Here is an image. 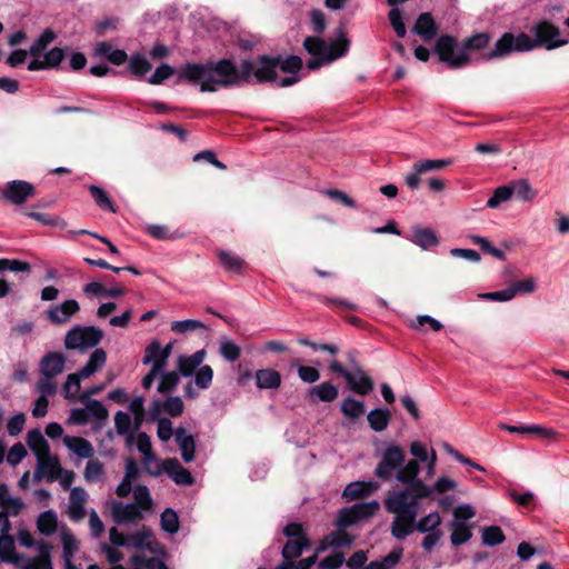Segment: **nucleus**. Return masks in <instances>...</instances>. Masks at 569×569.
<instances>
[{
	"instance_id": "f257e3e1",
	"label": "nucleus",
	"mask_w": 569,
	"mask_h": 569,
	"mask_svg": "<svg viewBox=\"0 0 569 569\" xmlns=\"http://www.w3.org/2000/svg\"><path fill=\"white\" fill-rule=\"evenodd\" d=\"M253 71V63L243 60L238 69L229 59L209 63H186L179 71L177 81L200 84L202 92H214L219 87H231L246 82Z\"/></svg>"
},
{
	"instance_id": "f03ea898",
	"label": "nucleus",
	"mask_w": 569,
	"mask_h": 569,
	"mask_svg": "<svg viewBox=\"0 0 569 569\" xmlns=\"http://www.w3.org/2000/svg\"><path fill=\"white\" fill-rule=\"evenodd\" d=\"M302 60L298 56H261L251 76L258 83L277 82L278 87H290L299 81Z\"/></svg>"
},
{
	"instance_id": "7ed1b4c3",
	"label": "nucleus",
	"mask_w": 569,
	"mask_h": 569,
	"mask_svg": "<svg viewBox=\"0 0 569 569\" xmlns=\"http://www.w3.org/2000/svg\"><path fill=\"white\" fill-rule=\"evenodd\" d=\"M406 491H396L385 500L388 512L395 515L391 533L398 540H403L415 529L416 518L420 509V501L408 500Z\"/></svg>"
},
{
	"instance_id": "20e7f679",
	"label": "nucleus",
	"mask_w": 569,
	"mask_h": 569,
	"mask_svg": "<svg viewBox=\"0 0 569 569\" xmlns=\"http://www.w3.org/2000/svg\"><path fill=\"white\" fill-rule=\"evenodd\" d=\"M51 552L52 545L41 540L38 543V556L30 558L16 552L13 536H0V561L11 563L17 569H53Z\"/></svg>"
},
{
	"instance_id": "39448f33",
	"label": "nucleus",
	"mask_w": 569,
	"mask_h": 569,
	"mask_svg": "<svg viewBox=\"0 0 569 569\" xmlns=\"http://www.w3.org/2000/svg\"><path fill=\"white\" fill-rule=\"evenodd\" d=\"M63 445L78 458L88 459L83 470V478L88 483L101 481L104 477V466L94 457L92 443L82 437L64 436Z\"/></svg>"
},
{
	"instance_id": "423d86ee",
	"label": "nucleus",
	"mask_w": 569,
	"mask_h": 569,
	"mask_svg": "<svg viewBox=\"0 0 569 569\" xmlns=\"http://www.w3.org/2000/svg\"><path fill=\"white\" fill-rule=\"evenodd\" d=\"M420 473V466L417 460H409L402 463L396 472V479L408 487L400 491H406L408 500L420 501L425 498L432 496V488L426 485L421 479H418Z\"/></svg>"
},
{
	"instance_id": "0eeeda50",
	"label": "nucleus",
	"mask_w": 569,
	"mask_h": 569,
	"mask_svg": "<svg viewBox=\"0 0 569 569\" xmlns=\"http://www.w3.org/2000/svg\"><path fill=\"white\" fill-rule=\"evenodd\" d=\"M328 368L331 372L342 377L349 389L359 396H368L375 388L373 380L359 362H352L351 370H348L337 359H331Z\"/></svg>"
},
{
	"instance_id": "6e6552de",
	"label": "nucleus",
	"mask_w": 569,
	"mask_h": 569,
	"mask_svg": "<svg viewBox=\"0 0 569 569\" xmlns=\"http://www.w3.org/2000/svg\"><path fill=\"white\" fill-rule=\"evenodd\" d=\"M103 338V331L94 326H74L64 336V347L68 350L86 352L96 348Z\"/></svg>"
},
{
	"instance_id": "1a4fd4ad",
	"label": "nucleus",
	"mask_w": 569,
	"mask_h": 569,
	"mask_svg": "<svg viewBox=\"0 0 569 569\" xmlns=\"http://www.w3.org/2000/svg\"><path fill=\"white\" fill-rule=\"evenodd\" d=\"M535 48L530 37L526 33L513 36L511 32L503 33L495 43V47L483 54L485 60L503 58L512 52L529 51Z\"/></svg>"
},
{
	"instance_id": "9d476101",
	"label": "nucleus",
	"mask_w": 569,
	"mask_h": 569,
	"mask_svg": "<svg viewBox=\"0 0 569 569\" xmlns=\"http://www.w3.org/2000/svg\"><path fill=\"white\" fill-rule=\"evenodd\" d=\"M458 43L455 37L449 34L440 36L435 46V52L439 61L447 64L450 69H460L470 62L469 54L465 50L455 53Z\"/></svg>"
},
{
	"instance_id": "9b49d317",
	"label": "nucleus",
	"mask_w": 569,
	"mask_h": 569,
	"mask_svg": "<svg viewBox=\"0 0 569 569\" xmlns=\"http://www.w3.org/2000/svg\"><path fill=\"white\" fill-rule=\"evenodd\" d=\"M406 452L399 445L391 443L381 453V460L375 469V476L383 481L392 478L393 472L399 470L405 462Z\"/></svg>"
},
{
	"instance_id": "f8f14e48",
	"label": "nucleus",
	"mask_w": 569,
	"mask_h": 569,
	"mask_svg": "<svg viewBox=\"0 0 569 569\" xmlns=\"http://www.w3.org/2000/svg\"><path fill=\"white\" fill-rule=\"evenodd\" d=\"M349 41L346 38L333 41L328 48L325 40L318 37H307L303 47L313 57H325L335 60L342 57L348 50Z\"/></svg>"
},
{
	"instance_id": "ddd939ff",
	"label": "nucleus",
	"mask_w": 569,
	"mask_h": 569,
	"mask_svg": "<svg viewBox=\"0 0 569 569\" xmlns=\"http://www.w3.org/2000/svg\"><path fill=\"white\" fill-rule=\"evenodd\" d=\"M147 472L152 477H159L161 473H167L179 486H191L194 479L191 472L181 466L178 459L167 458L157 466V469L147 467Z\"/></svg>"
},
{
	"instance_id": "4468645a",
	"label": "nucleus",
	"mask_w": 569,
	"mask_h": 569,
	"mask_svg": "<svg viewBox=\"0 0 569 569\" xmlns=\"http://www.w3.org/2000/svg\"><path fill=\"white\" fill-rule=\"evenodd\" d=\"M531 32L535 36V39H531L535 47L543 46L551 50L567 43V40L560 38L559 28L546 20L533 26Z\"/></svg>"
},
{
	"instance_id": "2eb2a0df",
	"label": "nucleus",
	"mask_w": 569,
	"mask_h": 569,
	"mask_svg": "<svg viewBox=\"0 0 569 569\" xmlns=\"http://www.w3.org/2000/svg\"><path fill=\"white\" fill-rule=\"evenodd\" d=\"M36 196V188L32 183L24 180L9 181L1 192V198L12 204L21 206L29 198Z\"/></svg>"
},
{
	"instance_id": "dca6fc26",
	"label": "nucleus",
	"mask_w": 569,
	"mask_h": 569,
	"mask_svg": "<svg viewBox=\"0 0 569 569\" xmlns=\"http://www.w3.org/2000/svg\"><path fill=\"white\" fill-rule=\"evenodd\" d=\"M452 163L451 159H425L413 163L412 172L405 177L406 184L411 189L416 190L420 184V174L438 171Z\"/></svg>"
},
{
	"instance_id": "f3484780",
	"label": "nucleus",
	"mask_w": 569,
	"mask_h": 569,
	"mask_svg": "<svg viewBox=\"0 0 569 569\" xmlns=\"http://www.w3.org/2000/svg\"><path fill=\"white\" fill-rule=\"evenodd\" d=\"M79 310L78 301L68 299L60 305L51 306L47 310V319L53 325L61 326L67 323Z\"/></svg>"
},
{
	"instance_id": "a211bd4d",
	"label": "nucleus",
	"mask_w": 569,
	"mask_h": 569,
	"mask_svg": "<svg viewBox=\"0 0 569 569\" xmlns=\"http://www.w3.org/2000/svg\"><path fill=\"white\" fill-rule=\"evenodd\" d=\"M37 460L38 465L34 472L36 479L44 477L48 482H53L59 479L62 473V467L57 456H51L49 453L48 456H43Z\"/></svg>"
},
{
	"instance_id": "6ab92c4d",
	"label": "nucleus",
	"mask_w": 569,
	"mask_h": 569,
	"mask_svg": "<svg viewBox=\"0 0 569 569\" xmlns=\"http://www.w3.org/2000/svg\"><path fill=\"white\" fill-rule=\"evenodd\" d=\"M499 428L501 430H506L511 433H521V435H533L539 439L552 441L557 438L558 432L552 428H545L539 425H530V426H512L505 422L499 423Z\"/></svg>"
},
{
	"instance_id": "aec40b11",
	"label": "nucleus",
	"mask_w": 569,
	"mask_h": 569,
	"mask_svg": "<svg viewBox=\"0 0 569 569\" xmlns=\"http://www.w3.org/2000/svg\"><path fill=\"white\" fill-rule=\"evenodd\" d=\"M184 409L183 401L180 397H168L164 401L153 400L150 405V416L156 419L162 412L168 413L171 417H179L182 415Z\"/></svg>"
},
{
	"instance_id": "412c9836",
	"label": "nucleus",
	"mask_w": 569,
	"mask_h": 569,
	"mask_svg": "<svg viewBox=\"0 0 569 569\" xmlns=\"http://www.w3.org/2000/svg\"><path fill=\"white\" fill-rule=\"evenodd\" d=\"M66 356L62 352H48L39 363L41 376L56 378L63 372L66 367Z\"/></svg>"
},
{
	"instance_id": "4be33fe9",
	"label": "nucleus",
	"mask_w": 569,
	"mask_h": 569,
	"mask_svg": "<svg viewBox=\"0 0 569 569\" xmlns=\"http://www.w3.org/2000/svg\"><path fill=\"white\" fill-rule=\"evenodd\" d=\"M30 270H31V266L27 261H22L19 259H8V258L0 259V273H2L4 271L29 272ZM10 292H11L10 283L6 279L0 278V299L7 297Z\"/></svg>"
},
{
	"instance_id": "5701e85b",
	"label": "nucleus",
	"mask_w": 569,
	"mask_h": 569,
	"mask_svg": "<svg viewBox=\"0 0 569 569\" xmlns=\"http://www.w3.org/2000/svg\"><path fill=\"white\" fill-rule=\"evenodd\" d=\"M88 500L87 491L81 487H74L70 490V501L68 516L72 521H80L86 516L84 505Z\"/></svg>"
},
{
	"instance_id": "b1692460",
	"label": "nucleus",
	"mask_w": 569,
	"mask_h": 569,
	"mask_svg": "<svg viewBox=\"0 0 569 569\" xmlns=\"http://www.w3.org/2000/svg\"><path fill=\"white\" fill-rule=\"evenodd\" d=\"M113 520L121 523H134L142 519V512L138 505L117 502L112 507Z\"/></svg>"
},
{
	"instance_id": "393cba45",
	"label": "nucleus",
	"mask_w": 569,
	"mask_h": 569,
	"mask_svg": "<svg viewBox=\"0 0 569 569\" xmlns=\"http://www.w3.org/2000/svg\"><path fill=\"white\" fill-rule=\"evenodd\" d=\"M409 240L422 250H429L439 244V238L431 228L415 226Z\"/></svg>"
},
{
	"instance_id": "a878e982",
	"label": "nucleus",
	"mask_w": 569,
	"mask_h": 569,
	"mask_svg": "<svg viewBox=\"0 0 569 569\" xmlns=\"http://www.w3.org/2000/svg\"><path fill=\"white\" fill-rule=\"evenodd\" d=\"M413 32L421 37L426 42L432 40L436 37L438 27L430 12H423L419 14L413 26Z\"/></svg>"
},
{
	"instance_id": "bb28decb",
	"label": "nucleus",
	"mask_w": 569,
	"mask_h": 569,
	"mask_svg": "<svg viewBox=\"0 0 569 569\" xmlns=\"http://www.w3.org/2000/svg\"><path fill=\"white\" fill-rule=\"evenodd\" d=\"M378 489V483L373 481H353L350 482L342 492V498L347 501H353L369 496Z\"/></svg>"
},
{
	"instance_id": "cd10ccee",
	"label": "nucleus",
	"mask_w": 569,
	"mask_h": 569,
	"mask_svg": "<svg viewBox=\"0 0 569 569\" xmlns=\"http://www.w3.org/2000/svg\"><path fill=\"white\" fill-rule=\"evenodd\" d=\"M206 357V350L201 349L191 356H180L178 359V373L183 377H191L198 367H201Z\"/></svg>"
},
{
	"instance_id": "c85d7f7f",
	"label": "nucleus",
	"mask_w": 569,
	"mask_h": 569,
	"mask_svg": "<svg viewBox=\"0 0 569 569\" xmlns=\"http://www.w3.org/2000/svg\"><path fill=\"white\" fill-rule=\"evenodd\" d=\"M176 442L181 451L184 462H191L194 459L196 442L191 435H188L183 428L176 430Z\"/></svg>"
},
{
	"instance_id": "c756f323",
	"label": "nucleus",
	"mask_w": 569,
	"mask_h": 569,
	"mask_svg": "<svg viewBox=\"0 0 569 569\" xmlns=\"http://www.w3.org/2000/svg\"><path fill=\"white\" fill-rule=\"evenodd\" d=\"M338 388L330 381L321 382L320 385L313 386L308 390L309 399H318L322 402H332L338 397Z\"/></svg>"
},
{
	"instance_id": "7c9ffc66",
	"label": "nucleus",
	"mask_w": 569,
	"mask_h": 569,
	"mask_svg": "<svg viewBox=\"0 0 569 569\" xmlns=\"http://www.w3.org/2000/svg\"><path fill=\"white\" fill-rule=\"evenodd\" d=\"M27 445L36 455L37 459L48 456L50 447L39 429H32L27 435Z\"/></svg>"
},
{
	"instance_id": "2f4dec72",
	"label": "nucleus",
	"mask_w": 569,
	"mask_h": 569,
	"mask_svg": "<svg viewBox=\"0 0 569 569\" xmlns=\"http://www.w3.org/2000/svg\"><path fill=\"white\" fill-rule=\"evenodd\" d=\"M254 377L259 389H276L281 385V375L274 369H259Z\"/></svg>"
},
{
	"instance_id": "473e14b6",
	"label": "nucleus",
	"mask_w": 569,
	"mask_h": 569,
	"mask_svg": "<svg viewBox=\"0 0 569 569\" xmlns=\"http://www.w3.org/2000/svg\"><path fill=\"white\" fill-rule=\"evenodd\" d=\"M107 361V352L101 348H96L90 355L86 365L79 369L83 378L91 377L94 372L101 369Z\"/></svg>"
},
{
	"instance_id": "72a5a7b5",
	"label": "nucleus",
	"mask_w": 569,
	"mask_h": 569,
	"mask_svg": "<svg viewBox=\"0 0 569 569\" xmlns=\"http://www.w3.org/2000/svg\"><path fill=\"white\" fill-rule=\"evenodd\" d=\"M367 419L373 431L381 432L388 428L391 413L389 409L376 408L369 411Z\"/></svg>"
},
{
	"instance_id": "f704fd0d",
	"label": "nucleus",
	"mask_w": 569,
	"mask_h": 569,
	"mask_svg": "<svg viewBox=\"0 0 569 569\" xmlns=\"http://www.w3.org/2000/svg\"><path fill=\"white\" fill-rule=\"evenodd\" d=\"M403 549L401 547L395 548L381 560L371 561L369 565L363 566L361 569H392L401 560Z\"/></svg>"
},
{
	"instance_id": "c9c22d12",
	"label": "nucleus",
	"mask_w": 569,
	"mask_h": 569,
	"mask_svg": "<svg viewBox=\"0 0 569 569\" xmlns=\"http://www.w3.org/2000/svg\"><path fill=\"white\" fill-rule=\"evenodd\" d=\"M310 547V541L308 538H300V540L288 539L282 548V557L283 559L293 560L300 557L307 548Z\"/></svg>"
},
{
	"instance_id": "e433bc0d",
	"label": "nucleus",
	"mask_w": 569,
	"mask_h": 569,
	"mask_svg": "<svg viewBox=\"0 0 569 569\" xmlns=\"http://www.w3.org/2000/svg\"><path fill=\"white\" fill-rule=\"evenodd\" d=\"M58 527V518L53 510L41 512L37 519V528L40 533L51 536L56 532Z\"/></svg>"
},
{
	"instance_id": "4c0bfd02",
	"label": "nucleus",
	"mask_w": 569,
	"mask_h": 569,
	"mask_svg": "<svg viewBox=\"0 0 569 569\" xmlns=\"http://www.w3.org/2000/svg\"><path fill=\"white\" fill-rule=\"evenodd\" d=\"M451 543L456 547L461 546L469 541L472 537L471 527L462 521L451 522Z\"/></svg>"
},
{
	"instance_id": "58836bf2",
	"label": "nucleus",
	"mask_w": 569,
	"mask_h": 569,
	"mask_svg": "<svg viewBox=\"0 0 569 569\" xmlns=\"http://www.w3.org/2000/svg\"><path fill=\"white\" fill-rule=\"evenodd\" d=\"M24 502L20 498H12L9 496V488L6 483H0V508L13 509V516H19L24 509Z\"/></svg>"
},
{
	"instance_id": "ea45409f",
	"label": "nucleus",
	"mask_w": 569,
	"mask_h": 569,
	"mask_svg": "<svg viewBox=\"0 0 569 569\" xmlns=\"http://www.w3.org/2000/svg\"><path fill=\"white\" fill-rule=\"evenodd\" d=\"M217 257L219 259L220 264L227 271L239 273L244 267V261L240 257L231 253L230 251L219 250L217 252Z\"/></svg>"
},
{
	"instance_id": "a19ab883",
	"label": "nucleus",
	"mask_w": 569,
	"mask_h": 569,
	"mask_svg": "<svg viewBox=\"0 0 569 569\" xmlns=\"http://www.w3.org/2000/svg\"><path fill=\"white\" fill-rule=\"evenodd\" d=\"M128 68L136 78L142 79L152 66L143 54L136 53L130 57Z\"/></svg>"
},
{
	"instance_id": "79ce46f5",
	"label": "nucleus",
	"mask_w": 569,
	"mask_h": 569,
	"mask_svg": "<svg viewBox=\"0 0 569 569\" xmlns=\"http://www.w3.org/2000/svg\"><path fill=\"white\" fill-rule=\"evenodd\" d=\"M219 353L226 361L236 362L241 356V349L233 340L223 338L219 343Z\"/></svg>"
},
{
	"instance_id": "37998d69",
	"label": "nucleus",
	"mask_w": 569,
	"mask_h": 569,
	"mask_svg": "<svg viewBox=\"0 0 569 569\" xmlns=\"http://www.w3.org/2000/svg\"><path fill=\"white\" fill-rule=\"evenodd\" d=\"M89 191H90V194L91 197L93 198L96 204L104 210V211H110V212H116V207L113 204V202L111 201L109 194L100 187L98 186H90L89 187Z\"/></svg>"
},
{
	"instance_id": "c03bdc74",
	"label": "nucleus",
	"mask_w": 569,
	"mask_h": 569,
	"mask_svg": "<svg viewBox=\"0 0 569 569\" xmlns=\"http://www.w3.org/2000/svg\"><path fill=\"white\" fill-rule=\"evenodd\" d=\"M24 214L28 218L40 222L43 226L53 227V228H64L66 227V221L56 214L41 213V212H37V211H26Z\"/></svg>"
},
{
	"instance_id": "a18cd8bd",
	"label": "nucleus",
	"mask_w": 569,
	"mask_h": 569,
	"mask_svg": "<svg viewBox=\"0 0 569 569\" xmlns=\"http://www.w3.org/2000/svg\"><path fill=\"white\" fill-rule=\"evenodd\" d=\"M440 523L441 517L437 511H435L422 517L417 523L415 522V529L422 533L438 531L440 530Z\"/></svg>"
},
{
	"instance_id": "49530a36",
	"label": "nucleus",
	"mask_w": 569,
	"mask_h": 569,
	"mask_svg": "<svg viewBox=\"0 0 569 569\" xmlns=\"http://www.w3.org/2000/svg\"><path fill=\"white\" fill-rule=\"evenodd\" d=\"M341 412L351 419H358L365 412V405L362 401L356 400L351 397H347L340 406Z\"/></svg>"
},
{
	"instance_id": "de8ad7c7",
	"label": "nucleus",
	"mask_w": 569,
	"mask_h": 569,
	"mask_svg": "<svg viewBox=\"0 0 569 569\" xmlns=\"http://www.w3.org/2000/svg\"><path fill=\"white\" fill-rule=\"evenodd\" d=\"M510 187L513 190V194L523 201H532L537 196V192L532 189L527 179L516 180L510 184Z\"/></svg>"
},
{
	"instance_id": "09e8293b",
	"label": "nucleus",
	"mask_w": 569,
	"mask_h": 569,
	"mask_svg": "<svg viewBox=\"0 0 569 569\" xmlns=\"http://www.w3.org/2000/svg\"><path fill=\"white\" fill-rule=\"evenodd\" d=\"M160 376V382L158 385L157 390L162 395L172 392L180 381V375L177 371H162Z\"/></svg>"
},
{
	"instance_id": "8fccbe9b",
	"label": "nucleus",
	"mask_w": 569,
	"mask_h": 569,
	"mask_svg": "<svg viewBox=\"0 0 569 569\" xmlns=\"http://www.w3.org/2000/svg\"><path fill=\"white\" fill-rule=\"evenodd\" d=\"M469 239L472 243L479 246L483 252L489 253L501 261L506 260V253L502 250L495 248L487 238L472 234Z\"/></svg>"
},
{
	"instance_id": "3c124183",
	"label": "nucleus",
	"mask_w": 569,
	"mask_h": 569,
	"mask_svg": "<svg viewBox=\"0 0 569 569\" xmlns=\"http://www.w3.org/2000/svg\"><path fill=\"white\" fill-rule=\"evenodd\" d=\"M505 541V535L500 527L490 526L482 529V542L486 546H497Z\"/></svg>"
},
{
	"instance_id": "603ef678",
	"label": "nucleus",
	"mask_w": 569,
	"mask_h": 569,
	"mask_svg": "<svg viewBox=\"0 0 569 569\" xmlns=\"http://www.w3.org/2000/svg\"><path fill=\"white\" fill-rule=\"evenodd\" d=\"M161 528L168 533H176L179 530V518L177 512L167 508L160 517Z\"/></svg>"
},
{
	"instance_id": "864d4df0",
	"label": "nucleus",
	"mask_w": 569,
	"mask_h": 569,
	"mask_svg": "<svg viewBox=\"0 0 569 569\" xmlns=\"http://www.w3.org/2000/svg\"><path fill=\"white\" fill-rule=\"evenodd\" d=\"M490 42V36L487 32L476 33L465 40L461 50L468 53L469 50H481Z\"/></svg>"
},
{
	"instance_id": "5fc2aeb1",
	"label": "nucleus",
	"mask_w": 569,
	"mask_h": 569,
	"mask_svg": "<svg viewBox=\"0 0 569 569\" xmlns=\"http://www.w3.org/2000/svg\"><path fill=\"white\" fill-rule=\"evenodd\" d=\"M81 379H84V378L80 373L79 370L74 373H70L67 377L66 382L63 383V388H62L66 399H70L72 397H74L76 395H78V392L81 388V386H80Z\"/></svg>"
},
{
	"instance_id": "6e6d98bb",
	"label": "nucleus",
	"mask_w": 569,
	"mask_h": 569,
	"mask_svg": "<svg viewBox=\"0 0 569 569\" xmlns=\"http://www.w3.org/2000/svg\"><path fill=\"white\" fill-rule=\"evenodd\" d=\"M56 38L51 29H46L40 37L31 44L29 53L31 56L40 54Z\"/></svg>"
},
{
	"instance_id": "4d7b16f0",
	"label": "nucleus",
	"mask_w": 569,
	"mask_h": 569,
	"mask_svg": "<svg viewBox=\"0 0 569 569\" xmlns=\"http://www.w3.org/2000/svg\"><path fill=\"white\" fill-rule=\"evenodd\" d=\"M206 325L200 320L186 319L181 321H172L171 330L176 333L183 335L187 332L196 331L198 329H204Z\"/></svg>"
},
{
	"instance_id": "13d9d810",
	"label": "nucleus",
	"mask_w": 569,
	"mask_h": 569,
	"mask_svg": "<svg viewBox=\"0 0 569 569\" xmlns=\"http://www.w3.org/2000/svg\"><path fill=\"white\" fill-rule=\"evenodd\" d=\"M513 194V190L510 184L498 187L493 194L488 199L487 206L489 208H497L502 202L508 201Z\"/></svg>"
},
{
	"instance_id": "bf43d9fd",
	"label": "nucleus",
	"mask_w": 569,
	"mask_h": 569,
	"mask_svg": "<svg viewBox=\"0 0 569 569\" xmlns=\"http://www.w3.org/2000/svg\"><path fill=\"white\" fill-rule=\"evenodd\" d=\"M352 508L356 517H358L359 520H362L372 517L380 509V505L377 500H372L355 503Z\"/></svg>"
},
{
	"instance_id": "052dcab7",
	"label": "nucleus",
	"mask_w": 569,
	"mask_h": 569,
	"mask_svg": "<svg viewBox=\"0 0 569 569\" xmlns=\"http://www.w3.org/2000/svg\"><path fill=\"white\" fill-rule=\"evenodd\" d=\"M132 421L129 413L123 411H118L114 415V426L118 435L120 436H129L133 435V430L131 428Z\"/></svg>"
},
{
	"instance_id": "680f3d73",
	"label": "nucleus",
	"mask_w": 569,
	"mask_h": 569,
	"mask_svg": "<svg viewBox=\"0 0 569 569\" xmlns=\"http://www.w3.org/2000/svg\"><path fill=\"white\" fill-rule=\"evenodd\" d=\"M194 383L200 389H208L213 379V370L209 365L201 366L194 373Z\"/></svg>"
},
{
	"instance_id": "e2e57ef3",
	"label": "nucleus",
	"mask_w": 569,
	"mask_h": 569,
	"mask_svg": "<svg viewBox=\"0 0 569 569\" xmlns=\"http://www.w3.org/2000/svg\"><path fill=\"white\" fill-rule=\"evenodd\" d=\"M86 410H88L89 420L97 419V420H106L108 418V410L107 408L96 399H89L86 400Z\"/></svg>"
},
{
	"instance_id": "0e129e2a",
	"label": "nucleus",
	"mask_w": 569,
	"mask_h": 569,
	"mask_svg": "<svg viewBox=\"0 0 569 569\" xmlns=\"http://www.w3.org/2000/svg\"><path fill=\"white\" fill-rule=\"evenodd\" d=\"M133 497L140 510H150L152 507V499L149 489L146 486L139 485L133 490Z\"/></svg>"
},
{
	"instance_id": "69168bd1",
	"label": "nucleus",
	"mask_w": 569,
	"mask_h": 569,
	"mask_svg": "<svg viewBox=\"0 0 569 569\" xmlns=\"http://www.w3.org/2000/svg\"><path fill=\"white\" fill-rule=\"evenodd\" d=\"M353 537L343 530L331 532L327 538V545L331 547H348L352 543Z\"/></svg>"
},
{
	"instance_id": "338daca9",
	"label": "nucleus",
	"mask_w": 569,
	"mask_h": 569,
	"mask_svg": "<svg viewBox=\"0 0 569 569\" xmlns=\"http://www.w3.org/2000/svg\"><path fill=\"white\" fill-rule=\"evenodd\" d=\"M161 356V343L158 340H153L147 346L144 350L142 363H151L153 366L154 363H157Z\"/></svg>"
},
{
	"instance_id": "774afa93",
	"label": "nucleus",
	"mask_w": 569,
	"mask_h": 569,
	"mask_svg": "<svg viewBox=\"0 0 569 569\" xmlns=\"http://www.w3.org/2000/svg\"><path fill=\"white\" fill-rule=\"evenodd\" d=\"M37 390L40 397L49 398L57 392V382L53 377H44L37 382Z\"/></svg>"
}]
</instances>
